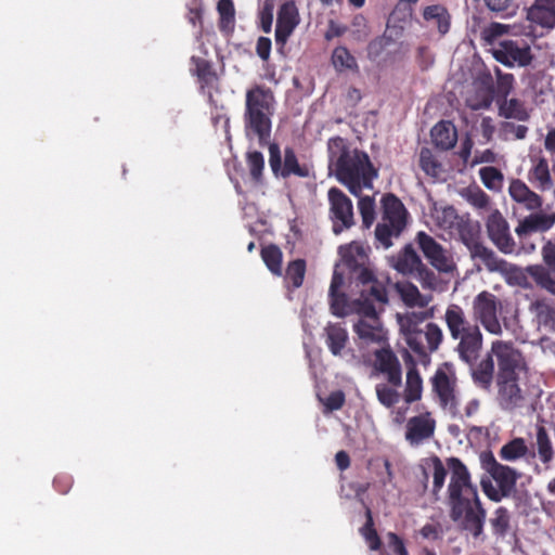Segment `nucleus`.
<instances>
[{"label":"nucleus","instance_id":"f257e3e1","mask_svg":"<svg viewBox=\"0 0 555 555\" xmlns=\"http://www.w3.org/2000/svg\"><path fill=\"white\" fill-rule=\"evenodd\" d=\"M340 264H337L330 285L331 309L335 315L343 317L352 309L347 305L346 297L338 289L344 283L343 274L339 272ZM361 281L363 288L361 297L353 302V310L358 313V320L353 323V331L358 338L360 348L379 346L387 344V332L384 328L375 308V302L386 304L388 301L385 287L373 281L372 273L361 269Z\"/></svg>","mask_w":555,"mask_h":555},{"label":"nucleus","instance_id":"f03ea898","mask_svg":"<svg viewBox=\"0 0 555 555\" xmlns=\"http://www.w3.org/2000/svg\"><path fill=\"white\" fill-rule=\"evenodd\" d=\"M448 463L452 472L448 487L451 518L475 541L482 542L486 511L481 507L477 489L470 482L466 466L459 459L450 457Z\"/></svg>","mask_w":555,"mask_h":555},{"label":"nucleus","instance_id":"7ed1b4c3","mask_svg":"<svg viewBox=\"0 0 555 555\" xmlns=\"http://www.w3.org/2000/svg\"><path fill=\"white\" fill-rule=\"evenodd\" d=\"M330 169L337 180L346 185L351 194L360 196L363 189H372L377 171L366 153L351 149L347 141L336 137L328 141Z\"/></svg>","mask_w":555,"mask_h":555},{"label":"nucleus","instance_id":"20e7f679","mask_svg":"<svg viewBox=\"0 0 555 555\" xmlns=\"http://www.w3.org/2000/svg\"><path fill=\"white\" fill-rule=\"evenodd\" d=\"M505 34L521 36L530 35L531 30L517 25L492 23L482 29L481 38L492 46L491 52L498 62L509 67L527 66L532 60L529 46L514 40H499Z\"/></svg>","mask_w":555,"mask_h":555},{"label":"nucleus","instance_id":"39448f33","mask_svg":"<svg viewBox=\"0 0 555 555\" xmlns=\"http://www.w3.org/2000/svg\"><path fill=\"white\" fill-rule=\"evenodd\" d=\"M274 95L263 87L256 86L246 91L244 128L249 140H257L259 144H266L271 134L274 114Z\"/></svg>","mask_w":555,"mask_h":555},{"label":"nucleus","instance_id":"423d86ee","mask_svg":"<svg viewBox=\"0 0 555 555\" xmlns=\"http://www.w3.org/2000/svg\"><path fill=\"white\" fill-rule=\"evenodd\" d=\"M430 224L434 229L441 232V235L459 238L468 248L472 258L475 256V249L481 247L478 242L480 227L466 216L457 214L456 209L449 205L435 204L430 209Z\"/></svg>","mask_w":555,"mask_h":555},{"label":"nucleus","instance_id":"0eeeda50","mask_svg":"<svg viewBox=\"0 0 555 555\" xmlns=\"http://www.w3.org/2000/svg\"><path fill=\"white\" fill-rule=\"evenodd\" d=\"M481 464L495 482L494 485L491 480L481 481L486 495L495 502L511 495L520 474L509 466L500 464L491 453H483L481 455Z\"/></svg>","mask_w":555,"mask_h":555},{"label":"nucleus","instance_id":"6e6552de","mask_svg":"<svg viewBox=\"0 0 555 555\" xmlns=\"http://www.w3.org/2000/svg\"><path fill=\"white\" fill-rule=\"evenodd\" d=\"M383 216L375 229V237L384 248L392 245L406 225L408 211L399 198L392 194L383 197Z\"/></svg>","mask_w":555,"mask_h":555},{"label":"nucleus","instance_id":"1a4fd4ad","mask_svg":"<svg viewBox=\"0 0 555 555\" xmlns=\"http://www.w3.org/2000/svg\"><path fill=\"white\" fill-rule=\"evenodd\" d=\"M502 310L500 299L492 293L483 291L479 293L472 302V311L475 321L490 334L500 336L503 327L499 319Z\"/></svg>","mask_w":555,"mask_h":555},{"label":"nucleus","instance_id":"9d476101","mask_svg":"<svg viewBox=\"0 0 555 555\" xmlns=\"http://www.w3.org/2000/svg\"><path fill=\"white\" fill-rule=\"evenodd\" d=\"M491 352L498 363L496 378L519 377L526 371L525 359L512 343L496 339L491 344Z\"/></svg>","mask_w":555,"mask_h":555},{"label":"nucleus","instance_id":"9b49d317","mask_svg":"<svg viewBox=\"0 0 555 555\" xmlns=\"http://www.w3.org/2000/svg\"><path fill=\"white\" fill-rule=\"evenodd\" d=\"M433 386L443 411L449 414H459L457 400L460 393L456 390V377L451 366L446 364L436 371L433 377Z\"/></svg>","mask_w":555,"mask_h":555},{"label":"nucleus","instance_id":"f8f14e48","mask_svg":"<svg viewBox=\"0 0 555 555\" xmlns=\"http://www.w3.org/2000/svg\"><path fill=\"white\" fill-rule=\"evenodd\" d=\"M473 259L481 261L488 271L501 273L511 285H526V273L521 268L499 258L492 249L485 245L475 249Z\"/></svg>","mask_w":555,"mask_h":555},{"label":"nucleus","instance_id":"ddd939ff","mask_svg":"<svg viewBox=\"0 0 555 555\" xmlns=\"http://www.w3.org/2000/svg\"><path fill=\"white\" fill-rule=\"evenodd\" d=\"M416 242L425 258L439 272L450 274L456 270V263L450 250L440 245L425 232H418Z\"/></svg>","mask_w":555,"mask_h":555},{"label":"nucleus","instance_id":"4468645a","mask_svg":"<svg viewBox=\"0 0 555 555\" xmlns=\"http://www.w3.org/2000/svg\"><path fill=\"white\" fill-rule=\"evenodd\" d=\"M330 203V218L333 231L339 234L354 224V214L351 199L339 189L332 188L327 193Z\"/></svg>","mask_w":555,"mask_h":555},{"label":"nucleus","instance_id":"2eb2a0df","mask_svg":"<svg viewBox=\"0 0 555 555\" xmlns=\"http://www.w3.org/2000/svg\"><path fill=\"white\" fill-rule=\"evenodd\" d=\"M269 165L275 176L288 177L291 175L298 177H308L309 168L300 165L293 150L286 149L284 152V164L282 166L281 151L278 144H269Z\"/></svg>","mask_w":555,"mask_h":555},{"label":"nucleus","instance_id":"dca6fc26","mask_svg":"<svg viewBox=\"0 0 555 555\" xmlns=\"http://www.w3.org/2000/svg\"><path fill=\"white\" fill-rule=\"evenodd\" d=\"M488 235L492 243L504 254H512L515 248L514 240L505 218L498 209L491 210L486 222Z\"/></svg>","mask_w":555,"mask_h":555},{"label":"nucleus","instance_id":"f3484780","mask_svg":"<svg viewBox=\"0 0 555 555\" xmlns=\"http://www.w3.org/2000/svg\"><path fill=\"white\" fill-rule=\"evenodd\" d=\"M372 351L375 356L374 369L385 374L389 384L395 387L400 386L402 379L401 366L390 348L386 345H379L374 347Z\"/></svg>","mask_w":555,"mask_h":555},{"label":"nucleus","instance_id":"a211bd4d","mask_svg":"<svg viewBox=\"0 0 555 555\" xmlns=\"http://www.w3.org/2000/svg\"><path fill=\"white\" fill-rule=\"evenodd\" d=\"M436 421L429 412L411 417L406 423L405 440L413 447L429 440L435 433Z\"/></svg>","mask_w":555,"mask_h":555},{"label":"nucleus","instance_id":"6ab92c4d","mask_svg":"<svg viewBox=\"0 0 555 555\" xmlns=\"http://www.w3.org/2000/svg\"><path fill=\"white\" fill-rule=\"evenodd\" d=\"M413 336L415 341L406 340V344L420 356H426L428 352L436 351L443 339L442 330L435 323L425 324Z\"/></svg>","mask_w":555,"mask_h":555},{"label":"nucleus","instance_id":"aec40b11","mask_svg":"<svg viewBox=\"0 0 555 555\" xmlns=\"http://www.w3.org/2000/svg\"><path fill=\"white\" fill-rule=\"evenodd\" d=\"M299 13L293 1L285 2L278 12L275 40L284 44L299 24Z\"/></svg>","mask_w":555,"mask_h":555},{"label":"nucleus","instance_id":"412c9836","mask_svg":"<svg viewBox=\"0 0 555 555\" xmlns=\"http://www.w3.org/2000/svg\"><path fill=\"white\" fill-rule=\"evenodd\" d=\"M500 405L513 410L524 405L525 396L518 385V377L496 378Z\"/></svg>","mask_w":555,"mask_h":555},{"label":"nucleus","instance_id":"4be33fe9","mask_svg":"<svg viewBox=\"0 0 555 555\" xmlns=\"http://www.w3.org/2000/svg\"><path fill=\"white\" fill-rule=\"evenodd\" d=\"M508 195L516 204L529 211L539 210L543 205L542 197L520 179L509 181Z\"/></svg>","mask_w":555,"mask_h":555},{"label":"nucleus","instance_id":"5701e85b","mask_svg":"<svg viewBox=\"0 0 555 555\" xmlns=\"http://www.w3.org/2000/svg\"><path fill=\"white\" fill-rule=\"evenodd\" d=\"M456 340H459L456 351L460 356V359L467 364L475 362L482 348L483 341L480 328L478 326L470 328L469 332L465 333L463 336H460Z\"/></svg>","mask_w":555,"mask_h":555},{"label":"nucleus","instance_id":"b1692460","mask_svg":"<svg viewBox=\"0 0 555 555\" xmlns=\"http://www.w3.org/2000/svg\"><path fill=\"white\" fill-rule=\"evenodd\" d=\"M423 263L412 245H405L398 254L389 258L391 268L402 275L409 276H414Z\"/></svg>","mask_w":555,"mask_h":555},{"label":"nucleus","instance_id":"393cba45","mask_svg":"<svg viewBox=\"0 0 555 555\" xmlns=\"http://www.w3.org/2000/svg\"><path fill=\"white\" fill-rule=\"evenodd\" d=\"M529 312L539 331L545 333L555 331V308L546 299L531 301Z\"/></svg>","mask_w":555,"mask_h":555},{"label":"nucleus","instance_id":"a878e982","mask_svg":"<svg viewBox=\"0 0 555 555\" xmlns=\"http://www.w3.org/2000/svg\"><path fill=\"white\" fill-rule=\"evenodd\" d=\"M555 223V214L541 211L539 209L525 217L516 227L515 232L522 236L532 232L548 231Z\"/></svg>","mask_w":555,"mask_h":555},{"label":"nucleus","instance_id":"bb28decb","mask_svg":"<svg viewBox=\"0 0 555 555\" xmlns=\"http://www.w3.org/2000/svg\"><path fill=\"white\" fill-rule=\"evenodd\" d=\"M444 321L453 339H457L460 336H463L465 333L469 332L470 328L478 326L470 324L463 308L455 304L449 305L447 307L444 312Z\"/></svg>","mask_w":555,"mask_h":555},{"label":"nucleus","instance_id":"cd10ccee","mask_svg":"<svg viewBox=\"0 0 555 555\" xmlns=\"http://www.w3.org/2000/svg\"><path fill=\"white\" fill-rule=\"evenodd\" d=\"M433 317V309L426 311H411L403 314H397V321L400 327V333L403 335L405 341H415L414 334L418 332L422 324Z\"/></svg>","mask_w":555,"mask_h":555},{"label":"nucleus","instance_id":"c85d7f7f","mask_svg":"<svg viewBox=\"0 0 555 555\" xmlns=\"http://www.w3.org/2000/svg\"><path fill=\"white\" fill-rule=\"evenodd\" d=\"M491 349L478 363L473 362L470 366V374L474 383L482 388L489 389L493 382L494 376V361Z\"/></svg>","mask_w":555,"mask_h":555},{"label":"nucleus","instance_id":"c756f323","mask_svg":"<svg viewBox=\"0 0 555 555\" xmlns=\"http://www.w3.org/2000/svg\"><path fill=\"white\" fill-rule=\"evenodd\" d=\"M528 181L540 191L553 188L548 162L544 157L532 158V166L528 171Z\"/></svg>","mask_w":555,"mask_h":555},{"label":"nucleus","instance_id":"7c9ffc66","mask_svg":"<svg viewBox=\"0 0 555 555\" xmlns=\"http://www.w3.org/2000/svg\"><path fill=\"white\" fill-rule=\"evenodd\" d=\"M465 102L472 109L488 108L492 103V90L488 81H476L466 92Z\"/></svg>","mask_w":555,"mask_h":555},{"label":"nucleus","instance_id":"2f4dec72","mask_svg":"<svg viewBox=\"0 0 555 555\" xmlns=\"http://www.w3.org/2000/svg\"><path fill=\"white\" fill-rule=\"evenodd\" d=\"M528 18L543 27L555 26V0H535L528 11Z\"/></svg>","mask_w":555,"mask_h":555},{"label":"nucleus","instance_id":"473e14b6","mask_svg":"<svg viewBox=\"0 0 555 555\" xmlns=\"http://www.w3.org/2000/svg\"><path fill=\"white\" fill-rule=\"evenodd\" d=\"M395 287L401 300L409 307L424 308L433 300L431 295L422 294L411 282H397Z\"/></svg>","mask_w":555,"mask_h":555},{"label":"nucleus","instance_id":"72a5a7b5","mask_svg":"<svg viewBox=\"0 0 555 555\" xmlns=\"http://www.w3.org/2000/svg\"><path fill=\"white\" fill-rule=\"evenodd\" d=\"M448 461L449 459L447 460L446 467L439 457H433L428 463L427 469L425 470V477L427 481L431 480V493L437 499L438 493L442 490L444 486L448 474L450 473V476L452 475Z\"/></svg>","mask_w":555,"mask_h":555},{"label":"nucleus","instance_id":"f704fd0d","mask_svg":"<svg viewBox=\"0 0 555 555\" xmlns=\"http://www.w3.org/2000/svg\"><path fill=\"white\" fill-rule=\"evenodd\" d=\"M431 140L441 150L452 149L457 141V133L454 125L450 121H440L431 129Z\"/></svg>","mask_w":555,"mask_h":555},{"label":"nucleus","instance_id":"c9c22d12","mask_svg":"<svg viewBox=\"0 0 555 555\" xmlns=\"http://www.w3.org/2000/svg\"><path fill=\"white\" fill-rule=\"evenodd\" d=\"M348 341V333L340 324L325 327V343L333 356H341Z\"/></svg>","mask_w":555,"mask_h":555},{"label":"nucleus","instance_id":"e433bc0d","mask_svg":"<svg viewBox=\"0 0 555 555\" xmlns=\"http://www.w3.org/2000/svg\"><path fill=\"white\" fill-rule=\"evenodd\" d=\"M339 255L345 266L350 269L362 268L366 260L365 248L358 242H352L348 245L340 246Z\"/></svg>","mask_w":555,"mask_h":555},{"label":"nucleus","instance_id":"4c0bfd02","mask_svg":"<svg viewBox=\"0 0 555 555\" xmlns=\"http://www.w3.org/2000/svg\"><path fill=\"white\" fill-rule=\"evenodd\" d=\"M414 278L421 284L424 291L435 293H442L447 289V282L443 281L437 273L429 269L425 263L417 270Z\"/></svg>","mask_w":555,"mask_h":555},{"label":"nucleus","instance_id":"58836bf2","mask_svg":"<svg viewBox=\"0 0 555 555\" xmlns=\"http://www.w3.org/2000/svg\"><path fill=\"white\" fill-rule=\"evenodd\" d=\"M499 114L504 118H513L520 121H525L529 118V114L521 101L518 99H499Z\"/></svg>","mask_w":555,"mask_h":555},{"label":"nucleus","instance_id":"ea45409f","mask_svg":"<svg viewBox=\"0 0 555 555\" xmlns=\"http://www.w3.org/2000/svg\"><path fill=\"white\" fill-rule=\"evenodd\" d=\"M460 195L474 208L482 211L491 210L490 197L477 185H469L460 191Z\"/></svg>","mask_w":555,"mask_h":555},{"label":"nucleus","instance_id":"a19ab883","mask_svg":"<svg viewBox=\"0 0 555 555\" xmlns=\"http://www.w3.org/2000/svg\"><path fill=\"white\" fill-rule=\"evenodd\" d=\"M424 18L426 22L444 35L450 27V20L447 10L441 5H430L424 10Z\"/></svg>","mask_w":555,"mask_h":555},{"label":"nucleus","instance_id":"79ce46f5","mask_svg":"<svg viewBox=\"0 0 555 555\" xmlns=\"http://www.w3.org/2000/svg\"><path fill=\"white\" fill-rule=\"evenodd\" d=\"M551 269L542 264H532L526 268V272L533 279L535 284L555 296V279L552 276Z\"/></svg>","mask_w":555,"mask_h":555},{"label":"nucleus","instance_id":"37998d69","mask_svg":"<svg viewBox=\"0 0 555 555\" xmlns=\"http://www.w3.org/2000/svg\"><path fill=\"white\" fill-rule=\"evenodd\" d=\"M220 30L230 34L235 24V9L232 0H219L217 4Z\"/></svg>","mask_w":555,"mask_h":555},{"label":"nucleus","instance_id":"c03bdc74","mask_svg":"<svg viewBox=\"0 0 555 555\" xmlns=\"http://www.w3.org/2000/svg\"><path fill=\"white\" fill-rule=\"evenodd\" d=\"M528 453V447L522 438H515L502 446L500 457L506 462H515Z\"/></svg>","mask_w":555,"mask_h":555},{"label":"nucleus","instance_id":"a18cd8bd","mask_svg":"<svg viewBox=\"0 0 555 555\" xmlns=\"http://www.w3.org/2000/svg\"><path fill=\"white\" fill-rule=\"evenodd\" d=\"M423 382L415 367H411L406 373L404 399L408 403L418 400L422 396Z\"/></svg>","mask_w":555,"mask_h":555},{"label":"nucleus","instance_id":"49530a36","mask_svg":"<svg viewBox=\"0 0 555 555\" xmlns=\"http://www.w3.org/2000/svg\"><path fill=\"white\" fill-rule=\"evenodd\" d=\"M420 166L427 176L433 178H440L442 175V166L429 149L424 147L421 150Z\"/></svg>","mask_w":555,"mask_h":555},{"label":"nucleus","instance_id":"de8ad7c7","mask_svg":"<svg viewBox=\"0 0 555 555\" xmlns=\"http://www.w3.org/2000/svg\"><path fill=\"white\" fill-rule=\"evenodd\" d=\"M261 256L268 269L280 276L282 274V251L280 248L273 245L263 247Z\"/></svg>","mask_w":555,"mask_h":555},{"label":"nucleus","instance_id":"09e8293b","mask_svg":"<svg viewBox=\"0 0 555 555\" xmlns=\"http://www.w3.org/2000/svg\"><path fill=\"white\" fill-rule=\"evenodd\" d=\"M479 176L483 185L491 191H500L503 184V173L495 167H482Z\"/></svg>","mask_w":555,"mask_h":555},{"label":"nucleus","instance_id":"8fccbe9b","mask_svg":"<svg viewBox=\"0 0 555 555\" xmlns=\"http://www.w3.org/2000/svg\"><path fill=\"white\" fill-rule=\"evenodd\" d=\"M332 62L337 70L357 69L356 59L344 47H337L333 51Z\"/></svg>","mask_w":555,"mask_h":555},{"label":"nucleus","instance_id":"3c124183","mask_svg":"<svg viewBox=\"0 0 555 555\" xmlns=\"http://www.w3.org/2000/svg\"><path fill=\"white\" fill-rule=\"evenodd\" d=\"M537 447L540 460L548 464L553 459L554 450L545 429L542 427L537 431Z\"/></svg>","mask_w":555,"mask_h":555},{"label":"nucleus","instance_id":"603ef678","mask_svg":"<svg viewBox=\"0 0 555 555\" xmlns=\"http://www.w3.org/2000/svg\"><path fill=\"white\" fill-rule=\"evenodd\" d=\"M306 273V262L301 259L294 260L288 263L286 269V281L292 283L294 287L302 285Z\"/></svg>","mask_w":555,"mask_h":555},{"label":"nucleus","instance_id":"864d4df0","mask_svg":"<svg viewBox=\"0 0 555 555\" xmlns=\"http://www.w3.org/2000/svg\"><path fill=\"white\" fill-rule=\"evenodd\" d=\"M375 390L379 403L384 406L391 408L399 402V392L387 384H377Z\"/></svg>","mask_w":555,"mask_h":555},{"label":"nucleus","instance_id":"5fc2aeb1","mask_svg":"<svg viewBox=\"0 0 555 555\" xmlns=\"http://www.w3.org/2000/svg\"><path fill=\"white\" fill-rule=\"evenodd\" d=\"M358 207L365 228H370L375 219V202L371 196L360 197Z\"/></svg>","mask_w":555,"mask_h":555},{"label":"nucleus","instance_id":"6e6d98bb","mask_svg":"<svg viewBox=\"0 0 555 555\" xmlns=\"http://www.w3.org/2000/svg\"><path fill=\"white\" fill-rule=\"evenodd\" d=\"M247 166L254 180L260 181L264 168V158L260 152L250 151L247 153Z\"/></svg>","mask_w":555,"mask_h":555},{"label":"nucleus","instance_id":"4d7b16f0","mask_svg":"<svg viewBox=\"0 0 555 555\" xmlns=\"http://www.w3.org/2000/svg\"><path fill=\"white\" fill-rule=\"evenodd\" d=\"M528 132V128L524 125H515L514 122L504 121L500 128V135L504 140H509L512 138L517 140H522L526 138Z\"/></svg>","mask_w":555,"mask_h":555},{"label":"nucleus","instance_id":"13d9d810","mask_svg":"<svg viewBox=\"0 0 555 555\" xmlns=\"http://www.w3.org/2000/svg\"><path fill=\"white\" fill-rule=\"evenodd\" d=\"M493 532L499 535L505 534L509 525V516L507 509L499 507L490 520Z\"/></svg>","mask_w":555,"mask_h":555},{"label":"nucleus","instance_id":"bf43d9fd","mask_svg":"<svg viewBox=\"0 0 555 555\" xmlns=\"http://www.w3.org/2000/svg\"><path fill=\"white\" fill-rule=\"evenodd\" d=\"M361 534L370 550L377 551L380 547V540L376 530L373 528V520L370 512H367L366 524L361 528Z\"/></svg>","mask_w":555,"mask_h":555},{"label":"nucleus","instance_id":"052dcab7","mask_svg":"<svg viewBox=\"0 0 555 555\" xmlns=\"http://www.w3.org/2000/svg\"><path fill=\"white\" fill-rule=\"evenodd\" d=\"M349 31L356 40H364L369 36L366 18L362 14L354 15Z\"/></svg>","mask_w":555,"mask_h":555},{"label":"nucleus","instance_id":"680f3d73","mask_svg":"<svg viewBox=\"0 0 555 555\" xmlns=\"http://www.w3.org/2000/svg\"><path fill=\"white\" fill-rule=\"evenodd\" d=\"M460 401L461 398L457 400L459 414H450L455 418L464 420L465 417H473L480 408V401L477 398L468 399L463 406H461Z\"/></svg>","mask_w":555,"mask_h":555},{"label":"nucleus","instance_id":"e2e57ef3","mask_svg":"<svg viewBox=\"0 0 555 555\" xmlns=\"http://www.w3.org/2000/svg\"><path fill=\"white\" fill-rule=\"evenodd\" d=\"M498 74L496 92L499 96L506 98L514 88V76L512 74H502L500 70Z\"/></svg>","mask_w":555,"mask_h":555},{"label":"nucleus","instance_id":"0e129e2a","mask_svg":"<svg viewBox=\"0 0 555 555\" xmlns=\"http://www.w3.org/2000/svg\"><path fill=\"white\" fill-rule=\"evenodd\" d=\"M261 27L264 33H270L273 22V2L266 0L260 12Z\"/></svg>","mask_w":555,"mask_h":555},{"label":"nucleus","instance_id":"69168bd1","mask_svg":"<svg viewBox=\"0 0 555 555\" xmlns=\"http://www.w3.org/2000/svg\"><path fill=\"white\" fill-rule=\"evenodd\" d=\"M386 543L388 548L396 555H408V551L403 541L393 532L386 534Z\"/></svg>","mask_w":555,"mask_h":555},{"label":"nucleus","instance_id":"338daca9","mask_svg":"<svg viewBox=\"0 0 555 555\" xmlns=\"http://www.w3.org/2000/svg\"><path fill=\"white\" fill-rule=\"evenodd\" d=\"M541 255L547 268L555 271V244L546 242L542 247Z\"/></svg>","mask_w":555,"mask_h":555},{"label":"nucleus","instance_id":"774afa93","mask_svg":"<svg viewBox=\"0 0 555 555\" xmlns=\"http://www.w3.org/2000/svg\"><path fill=\"white\" fill-rule=\"evenodd\" d=\"M345 402V396L341 391L332 392L323 402L326 410L334 411L341 408Z\"/></svg>","mask_w":555,"mask_h":555}]
</instances>
